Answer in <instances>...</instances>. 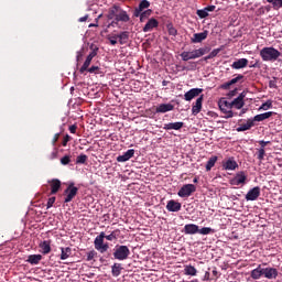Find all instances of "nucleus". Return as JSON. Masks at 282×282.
I'll return each instance as SVG.
<instances>
[{"mask_svg": "<svg viewBox=\"0 0 282 282\" xmlns=\"http://www.w3.org/2000/svg\"><path fill=\"white\" fill-rule=\"evenodd\" d=\"M183 232L184 235H197V232L199 234V226L195 224H187L184 226Z\"/></svg>", "mask_w": 282, "mask_h": 282, "instance_id": "nucleus-18", "label": "nucleus"}, {"mask_svg": "<svg viewBox=\"0 0 282 282\" xmlns=\"http://www.w3.org/2000/svg\"><path fill=\"white\" fill-rule=\"evenodd\" d=\"M219 52H221V48H215L207 56L203 58V61H210L212 58H215Z\"/></svg>", "mask_w": 282, "mask_h": 282, "instance_id": "nucleus-40", "label": "nucleus"}, {"mask_svg": "<svg viewBox=\"0 0 282 282\" xmlns=\"http://www.w3.org/2000/svg\"><path fill=\"white\" fill-rule=\"evenodd\" d=\"M204 281H215V280H213V276H210V272L209 271L205 272Z\"/></svg>", "mask_w": 282, "mask_h": 282, "instance_id": "nucleus-63", "label": "nucleus"}, {"mask_svg": "<svg viewBox=\"0 0 282 282\" xmlns=\"http://www.w3.org/2000/svg\"><path fill=\"white\" fill-rule=\"evenodd\" d=\"M269 87L270 89H276V77H273L270 82H269Z\"/></svg>", "mask_w": 282, "mask_h": 282, "instance_id": "nucleus-57", "label": "nucleus"}, {"mask_svg": "<svg viewBox=\"0 0 282 282\" xmlns=\"http://www.w3.org/2000/svg\"><path fill=\"white\" fill-rule=\"evenodd\" d=\"M118 237H120V229H116L109 235L101 231L94 240L95 250L100 254H105L109 250V242H105V239L107 241H117Z\"/></svg>", "mask_w": 282, "mask_h": 282, "instance_id": "nucleus-1", "label": "nucleus"}, {"mask_svg": "<svg viewBox=\"0 0 282 282\" xmlns=\"http://www.w3.org/2000/svg\"><path fill=\"white\" fill-rule=\"evenodd\" d=\"M268 3H271L273 10H281L282 8V0H267Z\"/></svg>", "mask_w": 282, "mask_h": 282, "instance_id": "nucleus-42", "label": "nucleus"}, {"mask_svg": "<svg viewBox=\"0 0 282 282\" xmlns=\"http://www.w3.org/2000/svg\"><path fill=\"white\" fill-rule=\"evenodd\" d=\"M208 39V31L205 30L202 33H195L192 37H191V43H203V41H206Z\"/></svg>", "mask_w": 282, "mask_h": 282, "instance_id": "nucleus-14", "label": "nucleus"}, {"mask_svg": "<svg viewBox=\"0 0 282 282\" xmlns=\"http://www.w3.org/2000/svg\"><path fill=\"white\" fill-rule=\"evenodd\" d=\"M254 127V120L248 119L246 123H241L236 131L243 132V131H250Z\"/></svg>", "mask_w": 282, "mask_h": 282, "instance_id": "nucleus-25", "label": "nucleus"}, {"mask_svg": "<svg viewBox=\"0 0 282 282\" xmlns=\"http://www.w3.org/2000/svg\"><path fill=\"white\" fill-rule=\"evenodd\" d=\"M64 195L66 197L64 198V204H69L78 195V187L74 186V183H69L68 186L64 191Z\"/></svg>", "mask_w": 282, "mask_h": 282, "instance_id": "nucleus-5", "label": "nucleus"}, {"mask_svg": "<svg viewBox=\"0 0 282 282\" xmlns=\"http://www.w3.org/2000/svg\"><path fill=\"white\" fill-rule=\"evenodd\" d=\"M174 109H175V106H173V104H161L156 107L155 112L167 113V111H173Z\"/></svg>", "mask_w": 282, "mask_h": 282, "instance_id": "nucleus-22", "label": "nucleus"}, {"mask_svg": "<svg viewBox=\"0 0 282 282\" xmlns=\"http://www.w3.org/2000/svg\"><path fill=\"white\" fill-rule=\"evenodd\" d=\"M276 112L274 111H269V112H263V113H260V115H257L253 117V123L254 122H263V120H268V118H272V116H275Z\"/></svg>", "mask_w": 282, "mask_h": 282, "instance_id": "nucleus-20", "label": "nucleus"}, {"mask_svg": "<svg viewBox=\"0 0 282 282\" xmlns=\"http://www.w3.org/2000/svg\"><path fill=\"white\" fill-rule=\"evenodd\" d=\"M265 12H270V7H261L258 9L259 14H265Z\"/></svg>", "mask_w": 282, "mask_h": 282, "instance_id": "nucleus-58", "label": "nucleus"}, {"mask_svg": "<svg viewBox=\"0 0 282 282\" xmlns=\"http://www.w3.org/2000/svg\"><path fill=\"white\" fill-rule=\"evenodd\" d=\"M86 257H87L86 258L87 261H94V259L98 257V252H96V250H90L87 252Z\"/></svg>", "mask_w": 282, "mask_h": 282, "instance_id": "nucleus-45", "label": "nucleus"}, {"mask_svg": "<svg viewBox=\"0 0 282 282\" xmlns=\"http://www.w3.org/2000/svg\"><path fill=\"white\" fill-rule=\"evenodd\" d=\"M223 169L225 171H235L236 169H239V164L235 160L234 156L228 158L227 160L223 161Z\"/></svg>", "mask_w": 282, "mask_h": 282, "instance_id": "nucleus-9", "label": "nucleus"}, {"mask_svg": "<svg viewBox=\"0 0 282 282\" xmlns=\"http://www.w3.org/2000/svg\"><path fill=\"white\" fill-rule=\"evenodd\" d=\"M50 187H51V195H56V193H58V191H61V180L58 178H52L48 181Z\"/></svg>", "mask_w": 282, "mask_h": 282, "instance_id": "nucleus-16", "label": "nucleus"}, {"mask_svg": "<svg viewBox=\"0 0 282 282\" xmlns=\"http://www.w3.org/2000/svg\"><path fill=\"white\" fill-rule=\"evenodd\" d=\"M217 156H210L209 160L207 161V164L205 166L206 171H212L213 166H215V164H217Z\"/></svg>", "mask_w": 282, "mask_h": 282, "instance_id": "nucleus-37", "label": "nucleus"}, {"mask_svg": "<svg viewBox=\"0 0 282 282\" xmlns=\"http://www.w3.org/2000/svg\"><path fill=\"white\" fill-rule=\"evenodd\" d=\"M106 17L108 21H113V19H116L117 21H119V23H129V21H131V18L127 13V11L120 8V6L116 4L108 9V13Z\"/></svg>", "mask_w": 282, "mask_h": 282, "instance_id": "nucleus-2", "label": "nucleus"}, {"mask_svg": "<svg viewBox=\"0 0 282 282\" xmlns=\"http://www.w3.org/2000/svg\"><path fill=\"white\" fill-rule=\"evenodd\" d=\"M69 140H72V137H69V134H66L63 139V147H67V142H69Z\"/></svg>", "mask_w": 282, "mask_h": 282, "instance_id": "nucleus-60", "label": "nucleus"}, {"mask_svg": "<svg viewBox=\"0 0 282 282\" xmlns=\"http://www.w3.org/2000/svg\"><path fill=\"white\" fill-rule=\"evenodd\" d=\"M88 156L87 154H79L76 158V164H87Z\"/></svg>", "mask_w": 282, "mask_h": 282, "instance_id": "nucleus-44", "label": "nucleus"}, {"mask_svg": "<svg viewBox=\"0 0 282 282\" xmlns=\"http://www.w3.org/2000/svg\"><path fill=\"white\" fill-rule=\"evenodd\" d=\"M221 276V273L217 271V267H214L212 270V281H217Z\"/></svg>", "mask_w": 282, "mask_h": 282, "instance_id": "nucleus-48", "label": "nucleus"}, {"mask_svg": "<svg viewBox=\"0 0 282 282\" xmlns=\"http://www.w3.org/2000/svg\"><path fill=\"white\" fill-rule=\"evenodd\" d=\"M166 29H167L170 36H177V29H175V26H173V23L166 24Z\"/></svg>", "mask_w": 282, "mask_h": 282, "instance_id": "nucleus-43", "label": "nucleus"}, {"mask_svg": "<svg viewBox=\"0 0 282 282\" xmlns=\"http://www.w3.org/2000/svg\"><path fill=\"white\" fill-rule=\"evenodd\" d=\"M180 56L185 63L188 61H195V53L193 51H184L180 54Z\"/></svg>", "mask_w": 282, "mask_h": 282, "instance_id": "nucleus-30", "label": "nucleus"}, {"mask_svg": "<svg viewBox=\"0 0 282 282\" xmlns=\"http://www.w3.org/2000/svg\"><path fill=\"white\" fill-rule=\"evenodd\" d=\"M91 61L93 59L90 57H86V61L84 62L83 66L79 68L80 74H85V72L89 69V65H91Z\"/></svg>", "mask_w": 282, "mask_h": 282, "instance_id": "nucleus-38", "label": "nucleus"}, {"mask_svg": "<svg viewBox=\"0 0 282 282\" xmlns=\"http://www.w3.org/2000/svg\"><path fill=\"white\" fill-rule=\"evenodd\" d=\"M204 91V89L202 88H192L189 89L187 93H185L184 98L187 101L193 100V98H197V96H199V94H202Z\"/></svg>", "mask_w": 282, "mask_h": 282, "instance_id": "nucleus-15", "label": "nucleus"}, {"mask_svg": "<svg viewBox=\"0 0 282 282\" xmlns=\"http://www.w3.org/2000/svg\"><path fill=\"white\" fill-rule=\"evenodd\" d=\"M56 158H58V151L57 150L53 151L48 156L50 160H56Z\"/></svg>", "mask_w": 282, "mask_h": 282, "instance_id": "nucleus-62", "label": "nucleus"}, {"mask_svg": "<svg viewBox=\"0 0 282 282\" xmlns=\"http://www.w3.org/2000/svg\"><path fill=\"white\" fill-rule=\"evenodd\" d=\"M56 202V197H50L46 204V208L50 209L52 206H54V203Z\"/></svg>", "mask_w": 282, "mask_h": 282, "instance_id": "nucleus-56", "label": "nucleus"}, {"mask_svg": "<svg viewBox=\"0 0 282 282\" xmlns=\"http://www.w3.org/2000/svg\"><path fill=\"white\" fill-rule=\"evenodd\" d=\"M184 127V122L182 121H177V122H173V123H165L163 126V129L165 131H180V129H182Z\"/></svg>", "mask_w": 282, "mask_h": 282, "instance_id": "nucleus-19", "label": "nucleus"}, {"mask_svg": "<svg viewBox=\"0 0 282 282\" xmlns=\"http://www.w3.org/2000/svg\"><path fill=\"white\" fill-rule=\"evenodd\" d=\"M218 107L220 111H229L230 109H232V101H228L223 98L218 101Z\"/></svg>", "mask_w": 282, "mask_h": 282, "instance_id": "nucleus-27", "label": "nucleus"}, {"mask_svg": "<svg viewBox=\"0 0 282 282\" xmlns=\"http://www.w3.org/2000/svg\"><path fill=\"white\" fill-rule=\"evenodd\" d=\"M197 67V62H188L187 67H183V69H186L187 72H195Z\"/></svg>", "mask_w": 282, "mask_h": 282, "instance_id": "nucleus-50", "label": "nucleus"}, {"mask_svg": "<svg viewBox=\"0 0 282 282\" xmlns=\"http://www.w3.org/2000/svg\"><path fill=\"white\" fill-rule=\"evenodd\" d=\"M184 274H186L187 276H197V269L191 264L185 265Z\"/></svg>", "mask_w": 282, "mask_h": 282, "instance_id": "nucleus-33", "label": "nucleus"}, {"mask_svg": "<svg viewBox=\"0 0 282 282\" xmlns=\"http://www.w3.org/2000/svg\"><path fill=\"white\" fill-rule=\"evenodd\" d=\"M133 155H135V150H133V149L128 150L122 155H119L117 158V162H129V160H131V158H133Z\"/></svg>", "mask_w": 282, "mask_h": 282, "instance_id": "nucleus-23", "label": "nucleus"}, {"mask_svg": "<svg viewBox=\"0 0 282 282\" xmlns=\"http://www.w3.org/2000/svg\"><path fill=\"white\" fill-rule=\"evenodd\" d=\"M131 256V250L128 246L124 245H116L113 248L112 257L117 261H127Z\"/></svg>", "mask_w": 282, "mask_h": 282, "instance_id": "nucleus-4", "label": "nucleus"}, {"mask_svg": "<svg viewBox=\"0 0 282 282\" xmlns=\"http://www.w3.org/2000/svg\"><path fill=\"white\" fill-rule=\"evenodd\" d=\"M248 67V58H239L231 64L232 69H243Z\"/></svg>", "mask_w": 282, "mask_h": 282, "instance_id": "nucleus-24", "label": "nucleus"}, {"mask_svg": "<svg viewBox=\"0 0 282 282\" xmlns=\"http://www.w3.org/2000/svg\"><path fill=\"white\" fill-rule=\"evenodd\" d=\"M230 87H232V84H230V82H226L225 84L220 85V89L225 90L230 89Z\"/></svg>", "mask_w": 282, "mask_h": 282, "instance_id": "nucleus-59", "label": "nucleus"}, {"mask_svg": "<svg viewBox=\"0 0 282 282\" xmlns=\"http://www.w3.org/2000/svg\"><path fill=\"white\" fill-rule=\"evenodd\" d=\"M237 91H238L237 88H235L234 90H230V91L227 94L228 98H235V96H237Z\"/></svg>", "mask_w": 282, "mask_h": 282, "instance_id": "nucleus-61", "label": "nucleus"}, {"mask_svg": "<svg viewBox=\"0 0 282 282\" xmlns=\"http://www.w3.org/2000/svg\"><path fill=\"white\" fill-rule=\"evenodd\" d=\"M117 39L118 37H113V35L108 37V40L110 41V44H112V45H118V40Z\"/></svg>", "mask_w": 282, "mask_h": 282, "instance_id": "nucleus-64", "label": "nucleus"}, {"mask_svg": "<svg viewBox=\"0 0 282 282\" xmlns=\"http://www.w3.org/2000/svg\"><path fill=\"white\" fill-rule=\"evenodd\" d=\"M90 50H91V52L88 54L87 57L94 61V58H96V56H98V50L99 48H98V46L91 44Z\"/></svg>", "mask_w": 282, "mask_h": 282, "instance_id": "nucleus-41", "label": "nucleus"}, {"mask_svg": "<svg viewBox=\"0 0 282 282\" xmlns=\"http://www.w3.org/2000/svg\"><path fill=\"white\" fill-rule=\"evenodd\" d=\"M261 195V187L256 186L246 194L247 202H256V199H259V196Z\"/></svg>", "mask_w": 282, "mask_h": 282, "instance_id": "nucleus-10", "label": "nucleus"}, {"mask_svg": "<svg viewBox=\"0 0 282 282\" xmlns=\"http://www.w3.org/2000/svg\"><path fill=\"white\" fill-rule=\"evenodd\" d=\"M42 254H50L52 252V242L50 240H44L40 243Z\"/></svg>", "mask_w": 282, "mask_h": 282, "instance_id": "nucleus-26", "label": "nucleus"}, {"mask_svg": "<svg viewBox=\"0 0 282 282\" xmlns=\"http://www.w3.org/2000/svg\"><path fill=\"white\" fill-rule=\"evenodd\" d=\"M198 235H215V229L210 227H203L202 229H199L198 227Z\"/></svg>", "mask_w": 282, "mask_h": 282, "instance_id": "nucleus-39", "label": "nucleus"}, {"mask_svg": "<svg viewBox=\"0 0 282 282\" xmlns=\"http://www.w3.org/2000/svg\"><path fill=\"white\" fill-rule=\"evenodd\" d=\"M107 28H120V22L116 18L107 25Z\"/></svg>", "mask_w": 282, "mask_h": 282, "instance_id": "nucleus-53", "label": "nucleus"}, {"mask_svg": "<svg viewBox=\"0 0 282 282\" xmlns=\"http://www.w3.org/2000/svg\"><path fill=\"white\" fill-rule=\"evenodd\" d=\"M204 102V95H200L196 101L195 105L192 107V115L197 116L202 111V105Z\"/></svg>", "mask_w": 282, "mask_h": 282, "instance_id": "nucleus-17", "label": "nucleus"}, {"mask_svg": "<svg viewBox=\"0 0 282 282\" xmlns=\"http://www.w3.org/2000/svg\"><path fill=\"white\" fill-rule=\"evenodd\" d=\"M111 273H112V276H120V274L122 273V264L115 263L111 267Z\"/></svg>", "mask_w": 282, "mask_h": 282, "instance_id": "nucleus-35", "label": "nucleus"}, {"mask_svg": "<svg viewBox=\"0 0 282 282\" xmlns=\"http://www.w3.org/2000/svg\"><path fill=\"white\" fill-rule=\"evenodd\" d=\"M265 158V149H259L258 150V160H260V162H262V160H264Z\"/></svg>", "mask_w": 282, "mask_h": 282, "instance_id": "nucleus-54", "label": "nucleus"}, {"mask_svg": "<svg viewBox=\"0 0 282 282\" xmlns=\"http://www.w3.org/2000/svg\"><path fill=\"white\" fill-rule=\"evenodd\" d=\"M260 56L265 63H274L279 61V58L281 57V53L279 52V50L272 46H267L260 51Z\"/></svg>", "mask_w": 282, "mask_h": 282, "instance_id": "nucleus-3", "label": "nucleus"}, {"mask_svg": "<svg viewBox=\"0 0 282 282\" xmlns=\"http://www.w3.org/2000/svg\"><path fill=\"white\" fill-rule=\"evenodd\" d=\"M69 162H72V156L70 155H65L61 159V164L63 166H67V164H69Z\"/></svg>", "mask_w": 282, "mask_h": 282, "instance_id": "nucleus-51", "label": "nucleus"}, {"mask_svg": "<svg viewBox=\"0 0 282 282\" xmlns=\"http://www.w3.org/2000/svg\"><path fill=\"white\" fill-rule=\"evenodd\" d=\"M43 259V256L41 254H30L26 259L28 263H31V265H39L41 263V260Z\"/></svg>", "mask_w": 282, "mask_h": 282, "instance_id": "nucleus-29", "label": "nucleus"}, {"mask_svg": "<svg viewBox=\"0 0 282 282\" xmlns=\"http://www.w3.org/2000/svg\"><path fill=\"white\" fill-rule=\"evenodd\" d=\"M262 111H268V109H272V100H267L264 104L260 106Z\"/></svg>", "mask_w": 282, "mask_h": 282, "instance_id": "nucleus-47", "label": "nucleus"}, {"mask_svg": "<svg viewBox=\"0 0 282 282\" xmlns=\"http://www.w3.org/2000/svg\"><path fill=\"white\" fill-rule=\"evenodd\" d=\"M194 52V58H202V56H205V54H208L210 52V47H199L193 51Z\"/></svg>", "mask_w": 282, "mask_h": 282, "instance_id": "nucleus-28", "label": "nucleus"}, {"mask_svg": "<svg viewBox=\"0 0 282 282\" xmlns=\"http://www.w3.org/2000/svg\"><path fill=\"white\" fill-rule=\"evenodd\" d=\"M223 113H225V118L228 120L229 118H235L237 113L232 112V109L230 110H223Z\"/></svg>", "mask_w": 282, "mask_h": 282, "instance_id": "nucleus-52", "label": "nucleus"}, {"mask_svg": "<svg viewBox=\"0 0 282 282\" xmlns=\"http://www.w3.org/2000/svg\"><path fill=\"white\" fill-rule=\"evenodd\" d=\"M159 25L160 22L155 18H151L143 26V32H153V30H155V28H159Z\"/></svg>", "mask_w": 282, "mask_h": 282, "instance_id": "nucleus-12", "label": "nucleus"}, {"mask_svg": "<svg viewBox=\"0 0 282 282\" xmlns=\"http://www.w3.org/2000/svg\"><path fill=\"white\" fill-rule=\"evenodd\" d=\"M264 279H276L279 276V270L275 268H262Z\"/></svg>", "mask_w": 282, "mask_h": 282, "instance_id": "nucleus-13", "label": "nucleus"}, {"mask_svg": "<svg viewBox=\"0 0 282 282\" xmlns=\"http://www.w3.org/2000/svg\"><path fill=\"white\" fill-rule=\"evenodd\" d=\"M129 31H122L119 34H115L113 39H119L120 45H127L129 43Z\"/></svg>", "mask_w": 282, "mask_h": 282, "instance_id": "nucleus-21", "label": "nucleus"}, {"mask_svg": "<svg viewBox=\"0 0 282 282\" xmlns=\"http://www.w3.org/2000/svg\"><path fill=\"white\" fill-rule=\"evenodd\" d=\"M196 14L199 19H206L208 17V11L206 9H199L196 11Z\"/></svg>", "mask_w": 282, "mask_h": 282, "instance_id": "nucleus-49", "label": "nucleus"}, {"mask_svg": "<svg viewBox=\"0 0 282 282\" xmlns=\"http://www.w3.org/2000/svg\"><path fill=\"white\" fill-rule=\"evenodd\" d=\"M262 276H263V268L261 267V264H259L257 269H253L251 271V279L257 281V280L261 279Z\"/></svg>", "mask_w": 282, "mask_h": 282, "instance_id": "nucleus-31", "label": "nucleus"}, {"mask_svg": "<svg viewBox=\"0 0 282 282\" xmlns=\"http://www.w3.org/2000/svg\"><path fill=\"white\" fill-rule=\"evenodd\" d=\"M151 8V2L149 0H141L138 8L133 10V17L138 19L140 17V12H144Z\"/></svg>", "mask_w": 282, "mask_h": 282, "instance_id": "nucleus-8", "label": "nucleus"}, {"mask_svg": "<svg viewBox=\"0 0 282 282\" xmlns=\"http://www.w3.org/2000/svg\"><path fill=\"white\" fill-rule=\"evenodd\" d=\"M197 187L194 184H185L177 192L178 197H191L192 193H195Z\"/></svg>", "mask_w": 282, "mask_h": 282, "instance_id": "nucleus-6", "label": "nucleus"}, {"mask_svg": "<svg viewBox=\"0 0 282 282\" xmlns=\"http://www.w3.org/2000/svg\"><path fill=\"white\" fill-rule=\"evenodd\" d=\"M151 14H153V10H151V9H147L145 11H141L140 14H139L140 23H144V21H147V19H149V17H151Z\"/></svg>", "mask_w": 282, "mask_h": 282, "instance_id": "nucleus-34", "label": "nucleus"}, {"mask_svg": "<svg viewBox=\"0 0 282 282\" xmlns=\"http://www.w3.org/2000/svg\"><path fill=\"white\" fill-rule=\"evenodd\" d=\"M239 80H243V75H238L237 77L232 78L230 82L231 85H237Z\"/></svg>", "mask_w": 282, "mask_h": 282, "instance_id": "nucleus-55", "label": "nucleus"}, {"mask_svg": "<svg viewBox=\"0 0 282 282\" xmlns=\"http://www.w3.org/2000/svg\"><path fill=\"white\" fill-rule=\"evenodd\" d=\"M89 74H102L100 66H91L87 70Z\"/></svg>", "mask_w": 282, "mask_h": 282, "instance_id": "nucleus-46", "label": "nucleus"}, {"mask_svg": "<svg viewBox=\"0 0 282 282\" xmlns=\"http://www.w3.org/2000/svg\"><path fill=\"white\" fill-rule=\"evenodd\" d=\"M62 253H61V260L65 261V259H69L72 257V248L66 247V248H61Z\"/></svg>", "mask_w": 282, "mask_h": 282, "instance_id": "nucleus-36", "label": "nucleus"}, {"mask_svg": "<svg viewBox=\"0 0 282 282\" xmlns=\"http://www.w3.org/2000/svg\"><path fill=\"white\" fill-rule=\"evenodd\" d=\"M166 210L169 213H180L182 210V203L171 199L167 202Z\"/></svg>", "mask_w": 282, "mask_h": 282, "instance_id": "nucleus-11", "label": "nucleus"}, {"mask_svg": "<svg viewBox=\"0 0 282 282\" xmlns=\"http://www.w3.org/2000/svg\"><path fill=\"white\" fill-rule=\"evenodd\" d=\"M246 180H248V176L246 175V172L241 171L238 172L236 176L229 181V184L231 186H241L246 184Z\"/></svg>", "mask_w": 282, "mask_h": 282, "instance_id": "nucleus-7", "label": "nucleus"}, {"mask_svg": "<svg viewBox=\"0 0 282 282\" xmlns=\"http://www.w3.org/2000/svg\"><path fill=\"white\" fill-rule=\"evenodd\" d=\"M246 105V101L245 100H241L240 98H235L232 101H231V107L232 109H243Z\"/></svg>", "mask_w": 282, "mask_h": 282, "instance_id": "nucleus-32", "label": "nucleus"}]
</instances>
